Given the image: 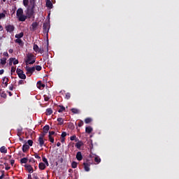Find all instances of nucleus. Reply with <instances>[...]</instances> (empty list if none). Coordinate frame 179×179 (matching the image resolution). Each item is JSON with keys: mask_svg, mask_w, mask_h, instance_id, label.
<instances>
[{"mask_svg": "<svg viewBox=\"0 0 179 179\" xmlns=\"http://www.w3.org/2000/svg\"><path fill=\"white\" fill-rule=\"evenodd\" d=\"M34 8H36V1H34V0L30 1L29 5L25 11L27 19H31L34 15Z\"/></svg>", "mask_w": 179, "mask_h": 179, "instance_id": "obj_1", "label": "nucleus"}, {"mask_svg": "<svg viewBox=\"0 0 179 179\" xmlns=\"http://www.w3.org/2000/svg\"><path fill=\"white\" fill-rule=\"evenodd\" d=\"M36 62V57L34 55L29 53L27 55L25 65H33Z\"/></svg>", "mask_w": 179, "mask_h": 179, "instance_id": "obj_2", "label": "nucleus"}, {"mask_svg": "<svg viewBox=\"0 0 179 179\" xmlns=\"http://www.w3.org/2000/svg\"><path fill=\"white\" fill-rule=\"evenodd\" d=\"M17 17L18 18V20L20 22H25L26 19H27V17L24 15H23V9L22 8H18L17 10Z\"/></svg>", "mask_w": 179, "mask_h": 179, "instance_id": "obj_3", "label": "nucleus"}, {"mask_svg": "<svg viewBox=\"0 0 179 179\" xmlns=\"http://www.w3.org/2000/svg\"><path fill=\"white\" fill-rule=\"evenodd\" d=\"M25 71H27L26 75L31 76V75H33V73H34V71H36V67H30L29 66V65H26Z\"/></svg>", "mask_w": 179, "mask_h": 179, "instance_id": "obj_4", "label": "nucleus"}, {"mask_svg": "<svg viewBox=\"0 0 179 179\" xmlns=\"http://www.w3.org/2000/svg\"><path fill=\"white\" fill-rule=\"evenodd\" d=\"M45 136V134H41V136L38 138V142L41 148H43V146H47V145L45 144V141H44Z\"/></svg>", "mask_w": 179, "mask_h": 179, "instance_id": "obj_5", "label": "nucleus"}, {"mask_svg": "<svg viewBox=\"0 0 179 179\" xmlns=\"http://www.w3.org/2000/svg\"><path fill=\"white\" fill-rule=\"evenodd\" d=\"M43 34L48 36V31H50V22H44L43 24Z\"/></svg>", "mask_w": 179, "mask_h": 179, "instance_id": "obj_6", "label": "nucleus"}, {"mask_svg": "<svg viewBox=\"0 0 179 179\" xmlns=\"http://www.w3.org/2000/svg\"><path fill=\"white\" fill-rule=\"evenodd\" d=\"M5 29L8 33H12V31H15V26L11 24L6 26Z\"/></svg>", "mask_w": 179, "mask_h": 179, "instance_id": "obj_7", "label": "nucleus"}, {"mask_svg": "<svg viewBox=\"0 0 179 179\" xmlns=\"http://www.w3.org/2000/svg\"><path fill=\"white\" fill-rule=\"evenodd\" d=\"M37 27H38V22H34L31 24V27H30L31 31H36L37 29Z\"/></svg>", "mask_w": 179, "mask_h": 179, "instance_id": "obj_8", "label": "nucleus"}, {"mask_svg": "<svg viewBox=\"0 0 179 179\" xmlns=\"http://www.w3.org/2000/svg\"><path fill=\"white\" fill-rule=\"evenodd\" d=\"M24 167L29 174H31L34 171L31 165H24Z\"/></svg>", "mask_w": 179, "mask_h": 179, "instance_id": "obj_9", "label": "nucleus"}, {"mask_svg": "<svg viewBox=\"0 0 179 179\" xmlns=\"http://www.w3.org/2000/svg\"><path fill=\"white\" fill-rule=\"evenodd\" d=\"M76 157L77 160H78V162H80L81 160L83 159V156L82 155V152L80 151H78L77 152Z\"/></svg>", "mask_w": 179, "mask_h": 179, "instance_id": "obj_10", "label": "nucleus"}, {"mask_svg": "<svg viewBox=\"0 0 179 179\" xmlns=\"http://www.w3.org/2000/svg\"><path fill=\"white\" fill-rule=\"evenodd\" d=\"M15 43H16V44H18L20 47H23V45H24V43L23 42V41H22V39H15Z\"/></svg>", "mask_w": 179, "mask_h": 179, "instance_id": "obj_11", "label": "nucleus"}, {"mask_svg": "<svg viewBox=\"0 0 179 179\" xmlns=\"http://www.w3.org/2000/svg\"><path fill=\"white\" fill-rule=\"evenodd\" d=\"M30 149V146L27 144H24L22 145V152L24 153H26V152H27V150H29Z\"/></svg>", "mask_w": 179, "mask_h": 179, "instance_id": "obj_12", "label": "nucleus"}, {"mask_svg": "<svg viewBox=\"0 0 179 179\" xmlns=\"http://www.w3.org/2000/svg\"><path fill=\"white\" fill-rule=\"evenodd\" d=\"M83 166H84V170L85 171H90V164H89L88 163L84 162Z\"/></svg>", "mask_w": 179, "mask_h": 179, "instance_id": "obj_13", "label": "nucleus"}, {"mask_svg": "<svg viewBox=\"0 0 179 179\" xmlns=\"http://www.w3.org/2000/svg\"><path fill=\"white\" fill-rule=\"evenodd\" d=\"M48 131H50V125L46 124L45 127H43V134L45 135V134H48Z\"/></svg>", "mask_w": 179, "mask_h": 179, "instance_id": "obj_14", "label": "nucleus"}, {"mask_svg": "<svg viewBox=\"0 0 179 179\" xmlns=\"http://www.w3.org/2000/svg\"><path fill=\"white\" fill-rule=\"evenodd\" d=\"M83 145V141H79L78 143H76V148H77V149H80V148H82Z\"/></svg>", "mask_w": 179, "mask_h": 179, "instance_id": "obj_15", "label": "nucleus"}, {"mask_svg": "<svg viewBox=\"0 0 179 179\" xmlns=\"http://www.w3.org/2000/svg\"><path fill=\"white\" fill-rule=\"evenodd\" d=\"M52 2H51V0H46V7L50 9H52Z\"/></svg>", "mask_w": 179, "mask_h": 179, "instance_id": "obj_16", "label": "nucleus"}, {"mask_svg": "<svg viewBox=\"0 0 179 179\" xmlns=\"http://www.w3.org/2000/svg\"><path fill=\"white\" fill-rule=\"evenodd\" d=\"M92 132H93V128H92V127L88 126V127H85V133L86 134H92Z\"/></svg>", "mask_w": 179, "mask_h": 179, "instance_id": "obj_17", "label": "nucleus"}, {"mask_svg": "<svg viewBox=\"0 0 179 179\" xmlns=\"http://www.w3.org/2000/svg\"><path fill=\"white\" fill-rule=\"evenodd\" d=\"M23 36H24V33L21 32L20 34H15V38L20 40V38H22Z\"/></svg>", "mask_w": 179, "mask_h": 179, "instance_id": "obj_18", "label": "nucleus"}, {"mask_svg": "<svg viewBox=\"0 0 179 179\" xmlns=\"http://www.w3.org/2000/svg\"><path fill=\"white\" fill-rule=\"evenodd\" d=\"M38 168L40 170H45V164L43 162L39 163Z\"/></svg>", "mask_w": 179, "mask_h": 179, "instance_id": "obj_19", "label": "nucleus"}, {"mask_svg": "<svg viewBox=\"0 0 179 179\" xmlns=\"http://www.w3.org/2000/svg\"><path fill=\"white\" fill-rule=\"evenodd\" d=\"M18 78H20V79H26V74H24V72L22 71V73H20L18 74Z\"/></svg>", "mask_w": 179, "mask_h": 179, "instance_id": "obj_20", "label": "nucleus"}, {"mask_svg": "<svg viewBox=\"0 0 179 179\" xmlns=\"http://www.w3.org/2000/svg\"><path fill=\"white\" fill-rule=\"evenodd\" d=\"M8 82H9V79L6 77L3 78V83L5 85V87H8Z\"/></svg>", "mask_w": 179, "mask_h": 179, "instance_id": "obj_21", "label": "nucleus"}, {"mask_svg": "<svg viewBox=\"0 0 179 179\" xmlns=\"http://www.w3.org/2000/svg\"><path fill=\"white\" fill-rule=\"evenodd\" d=\"M0 152H1V153H8V149H6V147L2 146L0 148Z\"/></svg>", "mask_w": 179, "mask_h": 179, "instance_id": "obj_22", "label": "nucleus"}, {"mask_svg": "<svg viewBox=\"0 0 179 179\" xmlns=\"http://www.w3.org/2000/svg\"><path fill=\"white\" fill-rule=\"evenodd\" d=\"M27 162H29V159H27V157H24L20 159L21 164H26V163H27Z\"/></svg>", "mask_w": 179, "mask_h": 179, "instance_id": "obj_23", "label": "nucleus"}, {"mask_svg": "<svg viewBox=\"0 0 179 179\" xmlns=\"http://www.w3.org/2000/svg\"><path fill=\"white\" fill-rule=\"evenodd\" d=\"M94 162H95V163H96V164H99V163H101V159H100V157L96 156L94 157Z\"/></svg>", "mask_w": 179, "mask_h": 179, "instance_id": "obj_24", "label": "nucleus"}, {"mask_svg": "<svg viewBox=\"0 0 179 179\" xmlns=\"http://www.w3.org/2000/svg\"><path fill=\"white\" fill-rule=\"evenodd\" d=\"M37 85H38V89H41L42 87H45V85L41 83V81H38Z\"/></svg>", "mask_w": 179, "mask_h": 179, "instance_id": "obj_25", "label": "nucleus"}, {"mask_svg": "<svg viewBox=\"0 0 179 179\" xmlns=\"http://www.w3.org/2000/svg\"><path fill=\"white\" fill-rule=\"evenodd\" d=\"M58 125H64V119L62 117L57 118Z\"/></svg>", "mask_w": 179, "mask_h": 179, "instance_id": "obj_26", "label": "nucleus"}, {"mask_svg": "<svg viewBox=\"0 0 179 179\" xmlns=\"http://www.w3.org/2000/svg\"><path fill=\"white\" fill-rule=\"evenodd\" d=\"M51 114H52V109L51 108L46 109V115H51Z\"/></svg>", "mask_w": 179, "mask_h": 179, "instance_id": "obj_27", "label": "nucleus"}, {"mask_svg": "<svg viewBox=\"0 0 179 179\" xmlns=\"http://www.w3.org/2000/svg\"><path fill=\"white\" fill-rule=\"evenodd\" d=\"M93 120L91 117H87L85 119V124H90Z\"/></svg>", "mask_w": 179, "mask_h": 179, "instance_id": "obj_28", "label": "nucleus"}, {"mask_svg": "<svg viewBox=\"0 0 179 179\" xmlns=\"http://www.w3.org/2000/svg\"><path fill=\"white\" fill-rule=\"evenodd\" d=\"M59 107L60 108L58 110V113H63V111H65V107L64 106L59 105Z\"/></svg>", "mask_w": 179, "mask_h": 179, "instance_id": "obj_29", "label": "nucleus"}, {"mask_svg": "<svg viewBox=\"0 0 179 179\" xmlns=\"http://www.w3.org/2000/svg\"><path fill=\"white\" fill-rule=\"evenodd\" d=\"M0 61H1V65H5L6 64V57H3V58L0 59Z\"/></svg>", "mask_w": 179, "mask_h": 179, "instance_id": "obj_30", "label": "nucleus"}, {"mask_svg": "<svg viewBox=\"0 0 179 179\" xmlns=\"http://www.w3.org/2000/svg\"><path fill=\"white\" fill-rule=\"evenodd\" d=\"M14 61H15V58H13V57H10L9 59V63L8 64H9L10 66H12Z\"/></svg>", "mask_w": 179, "mask_h": 179, "instance_id": "obj_31", "label": "nucleus"}, {"mask_svg": "<svg viewBox=\"0 0 179 179\" xmlns=\"http://www.w3.org/2000/svg\"><path fill=\"white\" fill-rule=\"evenodd\" d=\"M71 167L72 169H76V167H78V163H76V162H73L71 163Z\"/></svg>", "mask_w": 179, "mask_h": 179, "instance_id": "obj_32", "label": "nucleus"}, {"mask_svg": "<svg viewBox=\"0 0 179 179\" xmlns=\"http://www.w3.org/2000/svg\"><path fill=\"white\" fill-rule=\"evenodd\" d=\"M70 140L71 141H75L76 142H78V138H76V135H73V136H71Z\"/></svg>", "mask_w": 179, "mask_h": 179, "instance_id": "obj_33", "label": "nucleus"}, {"mask_svg": "<svg viewBox=\"0 0 179 179\" xmlns=\"http://www.w3.org/2000/svg\"><path fill=\"white\" fill-rule=\"evenodd\" d=\"M39 48H38V45H36V44L34 45L33 49H34V50L35 51V52H37L38 51V49H39Z\"/></svg>", "mask_w": 179, "mask_h": 179, "instance_id": "obj_34", "label": "nucleus"}, {"mask_svg": "<svg viewBox=\"0 0 179 179\" xmlns=\"http://www.w3.org/2000/svg\"><path fill=\"white\" fill-rule=\"evenodd\" d=\"M71 112L73 113V114H79V110L77 108H72Z\"/></svg>", "mask_w": 179, "mask_h": 179, "instance_id": "obj_35", "label": "nucleus"}, {"mask_svg": "<svg viewBox=\"0 0 179 179\" xmlns=\"http://www.w3.org/2000/svg\"><path fill=\"white\" fill-rule=\"evenodd\" d=\"M15 72H16V67L12 66L11 70H10L11 75H13V73H15Z\"/></svg>", "mask_w": 179, "mask_h": 179, "instance_id": "obj_36", "label": "nucleus"}, {"mask_svg": "<svg viewBox=\"0 0 179 179\" xmlns=\"http://www.w3.org/2000/svg\"><path fill=\"white\" fill-rule=\"evenodd\" d=\"M23 5H24V6H28L29 0H23Z\"/></svg>", "mask_w": 179, "mask_h": 179, "instance_id": "obj_37", "label": "nucleus"}, {"mask_svg": "<svg viewBox=\"0 0 179 179\" xmlns=\"http://www.w3.org/2000/svg\"><path fill=\"white\" fill-rule=\"evenodd\" d=\"M83 120H80L78 123V127H83Z\"/></svg>", "mask_w": 179, "mask_h": 179, "instance_id": "obj_38", "label": "nucleus"}, {"mask_svg": "<svg viewBox=\"0 0 179 179\" xmlns=\"http://www.w3.org/2000/svg\"><path fill=\"white\" fill-rule=\"evenodd\" d=\"M49 141L51 142V143H54V137L52 136H48Z\"/></svg>", "mask_w": 179, "mask_h": 179, "instance_id": "obj_39", "label": "nucleus"}, {"mask_svg": "<svg viewBox=\"0 0 179 179\" xmlns=\"http://www.w3.org/2000/svg\"><path fill=\"white\" fill-rule=\"evenodd\" d=\"M35 69L36 71H41V69H43V68L41 67V66H36Z\"/></svg>", "mask_w": 179, "mask_h": 179, "instance_id": "obj_40", "label": "nucleus"}, {"mask_svg": "<svg viewBox=\"0 0 179 179\" xmlns=\"http://www.w3.org/2000/svg\"><path fill=\"white\" fill-rule=\"evenodd\" d=\"M67 100H69V99H71V93L67 92L66 94V97H65Z\"/></svg>", "mask_w": 179, "mask_h": 179, "instance_id": "obj_41", "label": "nucleus"}, {"mask_svg": "<svg viewBox=\"0 0 179 179\" xmlns=\"http://www.w3.org/2000/svg\"><path fill=\"white\" fill-rule=\"evenodd\" d=\"M1 176H0V179H3V177H5V171H1Z\"/></svg>", "mask_w": 179, "mask_h": 179, "instance_id": "obj_42", "label": "nucleus"}, {"mask_svg": "<svg viewBox=\"0 0 179 179\" xmlns=\"http://www.w3.org/2000/svg\"><path fill=\"white\" fill-rule=\"evenodd\" d=\"M28 145L33 146V141L32 140H28L27 141Z\"/></svg>", "mask_w": 179, "mask_h": 179, "instance_id": "obj_43", "label": "nucleus"}, {"mask_svg": "<svg viewBox=\"0 0 179 179\" xmlns=\"http://www.w3.org/2000/svg\"><path fill=\"white\" fill-rule=\"evenodd\" d=\"M17 74L19 75V73H22L23 71L22 69L17 68L16 70Z\"/></svg>", "mask_w": 179, "mask_h": 179, "instance_id": "obj_44", "label": "nucleus"}, {"mask_svg": "<svg viewBox=\"0 0 179 179\" xmlns=\"http://www.w3.org/2000/svg\"><path fill=\"white\" fill-rule=\"evenodd\" d=\"M44 51H45L44 49L39 48L37 52H40V54H43V52H44Z\"/></svg>", "mask_w": 179, "mask_h": 179, "instance_id": "obj_45", "label": "nucleus"}, {"mask_svg": "<svg viewBox=\"0 0 179 179\" xmlns=\"http://www.w3.org/2000/svg\"><path fill=\"white\" fill-rule=\"evenodd\" d=\"M6 17L5 13H0V20H1V19H3V17Z\"/></svg>", "mask_w": 179, "mask_h": 179, "instance_id": "obj_46", "label": "nucleus"}, {"mask_svg": "<svg viewBox=\"0 0 179 179\" xmlns=\"http://www.w3.org/2000/svg\"><path fill=\"white\" fill-rule=\"evenodd\" d=\"M29 163H36V160L34 159V158H30L29 159Z\"/></svg>", "mask_w": 179, "mask_h": 179, "instance_id": "obj_47", "label": "nucleus"}, {"mask_svg": "<svg viewBox=\"0 0 179 179\" xmlns=\"http://www.w3.org/2000/svg\"><path fill=\"white\" fill-rule=\"evenodd\" d=\"M13 65H17L19 64V60L15 59L14 61H13Z\"/></svg>", "mask_w": 179, "mask_h": 179, "instance_id": "obj_48", "label": "nucleus"}, {"mask_svg": "<svg viewBox=\"0 0 179 179\" xmlns=\"http://www.w3.org/2000/svg\"><path fill=\"white\" fill-rule=\"evenodd\" d=\"M6 167H5V170L8 171V170H10V166H8V164L5 163L4 164Z\"/></svg>", "mask_w": 179, "mask_h": 179, "instance_id": "obj_49", "label": "nucleus"}, {"mask_svg": "<svg viewBox=\"0 0 179 179\" xmlns=\"http://www.w3.org/2000/svg\"><path fill=\"white\" fill-rule=\"evenodd\" d=\"M34 157L36 158V159H41V156H39L38 155V154H37V153H35L34 154Z\"/></svg>", "mask_w": 179, "mask_h": 179, "instance_id": "obj_50", "label": "nucleus"}, {"mask_svg": "<svg viewBox=\"0 0 179 179\" xmlns=\"http://www.w3.org/2000/svg\"><path fill=\"white\" fill-rule=\"evenodd\" d=\"M26 82H24V80H20L18 82V85H23L24 83H25Z\"/></svg>", "mask_w": 179, "mask_h": 179, "instance_id": "obj_51", "label": "nucleus"}, {"mask_svg": "<svg viewBox=\"0 0 179 179\" xmlns=\"http://www.w3.org/2000/svg\"><path fill=\"white\" fill-rule=\"evenodd\" d=\"M61 136H62V138H65V136H66V132L63 131V132L62 133Z\"/></svg>", "mask_w": 179, "mask_h": 179, "instance_id": "obj_52", "label": "nucleus"}, {"mask_svg": "<svg viewBox=\"0 0 179 179\" xmlns=\"http://www.w3.org/2000/svg\"><path fill=\"white\" fill-rule=\"evenodd\" d=\"M44 100H45V101H48V100H50V97H48L46 95H44Z\"/></svg>", "mask_w": 179, "mask_h": 179, "instance_id": "obj_53", "label": "nucleus"}, {"mask_svg": "<svg viewBox=\"0 0 179 179\" xmlns=\"http://www.w3.org/2000/svg\"><path fill=\"white\" fill-rule=\"evenodd\" d=\"M42 160H43V163H45L47 162L48 159H47V158H45V156H42Z\"/></svg>", "mask_w": 179, "mask_h": 179, "instance_id": "obj_54", "label": "nucleus"}, {"mask_svg": "<svg viewBox=\"0 0 179 179\" xmlns=\"http://www.w3.org/2000/svg\"><path fill=\"white\" fill-rule=\"evenodd\" d=\"M55 134V131H49V136H52V135Z\"/></svg>", "mask_w": 179, "mask_h": 179, "instance_id": "obj_55", "label": "nucleus"}, {"mask_svg": "<svg viewBox=\"0 0 179 179\" xmlns=\"http://www.w3.org/2000/svg\"><path fill=\"white\" fill-rule=\"evenodd\" d=\"M10 163L11 166H13L15 164V159H11L10 161Z\"/></svg>", "mask_w": 179, "mask_h": 179, "instance_id": "obj_56", "label": "nucleus"}, {"mask_svg": "<svg viewBox=\"0 0 179 179\" xmlns=\"http://www.w3.org/2000/svg\"><path fill=\"white\" fill-rule=\"evenodd\" d=\"M59 163H64V158H60L58 159Z\"/></svg>", "mask_w": 179, "mask_h": 179, "instance_id": "obj_57", "label": "nucleus"}, {"mask_svg": "<svg viewBox=\"0 0 179 179\" xmlns=\"http://www.w3.org/2000/svg\"><path fill=\"white\" fill-rule=\"evenodd\" d=\"M3 55H4V57H9V54H8V52H4L3 53Z\"/></svg>", "mask_w": 179, "mask_h": 179, "instance_id": "obj_58", "label": "nucleus"}, {"mask_svg": "<svg viewBox=\"0 0 179 179\" xmlns=\"http://www.w3.org/2000/svg\"><path fill=\"white\" fill-rule=\"evenodd\" d=\"M33 177H34V179H38V176L36 173L33 174Z\"/></svg>", "mask_w": 179, "mask_h": 179, "instance_id": "obj_59", "label": "nucleus"}, {"mask_svg": "<svg viewBox=\"0 0 179 179\" xmlns=\"http://www.w3.org/2000/svg\"><path fill=\"white\" fill-rule=\"evenodd\" d=\"M9 90H11V91L13 90V85H11L9 86Z\"/></svg>", "mask_w": 179, "mask_h": 179, "instance_id": "obj_60", "label": "nucleus"}, {"mask_svg": "<svg viewBox=\"0 0 179 179\" xmlns=\"http://www.w3.org/2000/svg\"><path fill=\"white\" fill-rule=\"evenodd\" d=\"M17 133L20 134V135H22V129H18Z\"/></svg>", "mask_w": 179, "mask_h": 179, "instance_id": "obj_61", "label": "nucleus"}, {"mask_svg": "<svg viewBox=\"0 0 179 179\" xmlns=\"http://www.w3.org/2000/svg\"><path fill=\"white\" fill-rule=\"evenodd\" d=\"M8 52L10 54H13V49H9Z\"/></svg>", "mask_w": 179, "mask_h": 179, "instance_id": "obj_62", "label": "nucleus"}, {"mask_svg": "<svg viewBox=\"0 0 179 179\" xmlns=\"http://www.w3.org/2000/svg\"><path fill=\"white\" fill-rule=\"evenodd\" d=\"M3 72H5L3 69L0 70V75H3Z\"/></svg>", "mask_w": 179, "mask_h": 179, "instance_id": "obj_63", "label": "nucleus"}, {"mask_svg": "<svg viewBox=\"0 0 179 179\" xmlns=\"http://www.w3.org/2000/svg\"><path fill=\"white\" fill-rule=\"evenodd\" d=\"M45 164H46V166L48 167V166H50V164L48 163V160H47L45 162H44Z\"/></svg>", "mask_w": 179, "mask_h": 179, "instance_id": "obj_64", "label": "nucleus"}]
</instances>
